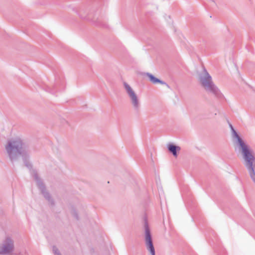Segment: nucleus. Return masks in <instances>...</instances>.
<instances>
[{
	"label": "nucleus",
	"mask_w": 255,
	"mask_h": 255,
	"mask_svg": "<svg viewBox=\"0 0 255 255\" xmlns=\"http://www.w3.org/2000/svg\"><path fill=\"white\" fill-rule=\"evenodd\" d=\"M79 17L82 18V16L79 14Z\"/></svg>",
	"instance_id": "obj_10"
},
{
	"label": "nucleus",
	"mask_w": 255,
	"mask_h": 255,
	"mask_svg": "<svg viewBox=\"0 0 255 255\" xmlns=\"http://www.w3.org/2000/svg\"><path fill=\"white\" fill-rule=\"evenodd\" d=\"M145 75L148 78L149 81L153 84H160L161 85H167L166 83L165 82L160 80L157 78H156L154 75H153L151 73H146L145 74Z\"/></svg>",
	"instance_id": "obj_6"
},
{
	"label": "nucleus",
	"mask_w": 255,
	"mask_h": 255,
	"mask_svg": "<svg viewBox=\"0 0 255 255\" xmlns=\"http://www.w3.org/2000/svg\"><path fill=\"white\" fill-rule=\"evenodd\" d=\"M145 229V244L147 250L150 253L151 255H155V250L152 243L151 236L149 229L146 224L144 226Z\"/></svg>",
	"instance_id": "obj_5"
},
{
	"label": "nucleus",
	"mask_w": 255,
	"mask_h": 255,
	"mask_svg": "<svg viewBox=\"0 0 255 255\" xmlns=\"http://www.w3.org/2000/svg\"><path fill=\"white\" fill-rule=\"evenodd\" d=\"M14 249V241L9 236H6L1 242L0 254L8 255L12 253Z\"/></svg>",
	"instance_id": "obj_4"
},
{
	"label": "nucleus",
	"mask_w": 255,
	"mask_h": 255,
	"mask_svg": "<svg viewBox=\"0 0 255 255\" xmlns=\"http://www.w3.org/2000/svg\"><path fill=\"white\" fill-rule=\"evenodd\" d=\"M41 190L44 197L48 200H50L51 197L47 191L43 186L41 187Z\"/></svg>",
	"instance_id": "obj_8"
},
{
	"label": "nucleus",
	"mask_w": 255,
	"mask_h": 255,
	"mask_svg": "<svg viewBox=\"0 0 255 255\" xmlns=\"http://www.w3.org/2000/svg\"><path fill=\"white\" fill-rule=\"evenodd\" d=\"M52 250L54 255H61L60 251L56 247H53Z\"/></svg>",
	"instance_id": "obj_9"
},
{
	"label": "nucleus",
	"mask_w": 255,
	"mask_h": 255,
	"mask_svg": "<svg viewBox=\"0 0 255 255\" xmlns=\"http://www.w3.org/2000/svg\"><path fill=\"white\" fill-rule=\"evenodd\" d=\"M197 78L200 85L206 91L218 98L222 97L221 92L214 84L212 77L204 67L198 72Z\"/></svg>",
	"instance_id": "obj_2"
},
{
	"label": "nucleus",
	"mask_w": 255,
	"mask_h": 255,
	"mask_svg": "<svg viewBox=\"0 0 255 255\" xmlns=\"http://www.w3.org/2000/svg\"><path fill=\"white\" fill-rule=\"evenodd\" d=\"M168 150L172 153L174 157L177 156V152L179 151L181 149L180 147L176 146L172 144H169L167 145Z\"/></svg>",
	"instance_id": "obj_7"
},
{
	"label": "nucleus",
	"mask_w": 255,
	"mask_h": 255,
	"mask_svg": "<svg viewBox=\"0 0 255 255\" xmlns=\"http://www.w3.org/2000/svg\"><path fill=\"white\" fill-rule=\"evenodd\" d=\"M123 86L132 108L134 111H138L141 108V102L139 96L127 83L124 82Z\"/></svg>",
	"instance_id": "obj_3"
},
{
	"label": "nucleus",
	"mask_w": 255,
	"mask_h": 255,
	"mask_svg": "<svg viewBox=\"0 0 255 255\" xmlns=\"http://www.w3.org/2000/svg\"><path fill=\"white\" fill-rule=\"evenodd\" d=\"M5 154L11 161L21 157L23 160L29 157V147L26 140L21 135H15L9 138L5 145Z\"/></svg>",
	"instance_id": "obj_1"
}]
</instances>
